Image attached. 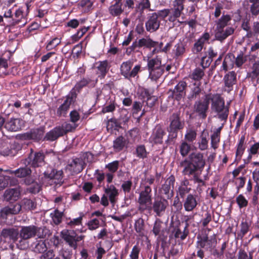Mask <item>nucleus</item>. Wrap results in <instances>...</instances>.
<instances>
[{"label": "nucleus", "mask_w": 259, "mask_h": 259, "mask_svg": "<svg viewBox=\"0 0 259 259\" xmlns=\"http://www.w3.org/2000/svg\"><path fill=\"white\" fill-rule=\"evenodd\" d=\"M253 251H250L248 253L244 249H239L236 256L231 257L230 259H253Z\"/></svg>", "instance_id": "nucleus-39"}, {"label": "nucleus", "mask_w": 259, "mask_h": 259, "mask_svg": "<svg viewBox=\"0 0 259 259\" xmlns=\"http://www.w3.org/2000/svg\"><path fill=\"white\" fill-rule=\"evenodd\" d=\"M150 7V3L149 0H142L139 4L138 9L140 13L142 14L145 9H149Z\"/></svg>", "instance_id": "nucleus-64"}, {"label": "nucleus", "mask_w": 259, "mask_h": 259, "mask_svg": "<svg viewBox=\"0 0 259 259\" xmlns=\"http://www.w3.org/2000/svg\"><path fill=\"white\" fill-rule=\"evenodd\" d=\"M247 60V56L245 54V49L244 51L240 50L237 52L236 56H235L234 66L237 68H241Z\"/></svg>", "instance_id": "nucleus-34"}, {"label": "nucleus", "mask_w": 259, "mask_h": 259, "mask_svg": "<svg viewBox=\"0 0 259 259\" xmlns=\"http://www.w3.org/2000/svg\"><path fill=\"white\" fill-rule=\"evenodd\" d=\"M63 136L62 131L60 127L57 126L48 132L44 137V140L49 141H54L59 137Z\"/></svg>", "instance_id": "nucleus-27"}, {"label": "nucleus", "mask_w": 259, "mask_h": 259, "mask_svg": "<svg viewBox=\"0 0 259 259\" xmlns=\"http://www.w3.org/2000/svg\"><path fill=\"white\" fill-rule=\"evenodd\" d=\"M251 4L250 7V11L251 14L256 16L259 14V0H248Z\"/></svg>", "instance_id": "nucleus-51"}, {"label": "nucleus", "mask_w": 259, "mask_h": 259, "mask_svg": "<svg viewBox=\"0 0 259 259\" xmlns=\"http://www.w3.org/2000/svg\"><path fill=\"white\" fill-rule=\"evenodd\" d=\"M236 201L240 209L246 207L248 203V200L242 194H239L236 197Z\"/></svg>", "instance_id": "nucleus-53"}, {"label": "nucleus", "mask_w": 259, "mask_h": 259, "mask_svg": "<svg viewBox=\"0 0 259 259\" xmlns=\"http://www.w3.org/2000/svg\"><path fill=\"white\" fill-rule=\"evenodd\" d=\"M235 55L232 53H228L225 56L221 66V70L227 71L229 69H232L234 66V59Z\"/></svg>", "instance_id": "nucleus-23"}, {"label": "nucleus", "mask_w": 259, "mask_h": 259, "mask_svg": "<svg viewBox=\"0 0 259 259\" xmlns=\"http://www.w3.org/2000/svg\"><path fill=\"white\" fill-rule=\"evenodd\" d=\"M151 192V188L147 186L145 188V190L142 191L140 194L139 202L140 204V209H145L148 203L151 201V197L149 193Z\"/></svg>", "instance_id": "nucleus-21"}, {"label": "nucleus", "mask_w": 259, "mask_h": 259, "mask_svg": "<svg viewBox=\"0 0 259 259\" xmlns=\"http://www.w3.org/2000/svg\"><path fill=\"white\" fill-rule=\"evenodd\" d=\"M175 182V177L171 175L165 180L164 184L163 185V191H164L166 199H170L173 196Z\"/></svg>", "instance_id": "nucleus-18"}, {"label": "nucleus", "mask_w": 259, "mask_h": 259, "mask_svg": "<svg viewBox=\"0 0 259 259\" xmlns=\"http://www.w3.org/2000/svg\"><path fill=\"white\" fill-rule=\"evenodd\" d=\"M105 192L109 195V200L111 203L114 204L115 202V198L118 194V190L113 185L108 186L105 189Z\"/></svg>", "instance_id": "nucleus-40"}, {"label": "nucleus", "mask_w": 259, "mask_h": 259, "mask_svg": "<svg viewBox=\"0 0 259 259\" xmlns=\"http://www.w3.org/2000/svg\"><path fill=\"white\" fill-rule=\"evenodd\" d=\"M197 239L196 248H203L206 250H211L217 244V239L215 236L209 238L207 234L202 236L199 235L197 236Z\"/></svg>", "instance_id": "nucleus-9"}, {"label": "nucleus", "mask_w": 259, "mask_h": 259, "mask_svg": "<svg viewBox=\"0 0 259 259\" xmlns=\"http://www.w3.org/2000/svg\"><path fill=\"white\" fill-rule=\"evenodd\" d=\"M121 122L120 118L116 119L114 118L109 119L107 123V129L109 131V128H114L115 130H118L119 128H121Z\"/></svg>", "instance_id": "nucleus-44"}, {"label": "nucleus", "mask_w": 259, "mask_h": 259, "mask_svg": "<svg viewBox=\"0 0 259 259\" xmlns=\"http://www.w3.org/2000/svg\"><path fill=\"white\" fill-rule=\"evenodd\" d=\"M72 102V98L67 97L63 104L58 109L57 114L59 116H65Z\"/></svg>", "instance_id": "nucleus-37"}, {"label": "nucleus", "mask_w": 259, "mask_h": 259, "mask_svg": "<svg viewBox=\"0 0 259 259\" xmlns=\"http://www.w3.org/2000/svg\"><path fill=\"white\" fill-rule=\"evenodd\" d=\"M209 133L206 130H203L200 136L198 147L200 150L204 151L208 148Z\"/></svg>", "instance_id": "nucleus-28"}, {"label": "nucleus", "mask_w": 259, "mask_h": 259, "mask_svg": "<svg viewBox=\"0 0 259 259\" xmlns=\"http://www.w3.org/2000/svg\"><path fill=\"white\" fill-rule=\"evenodd\" d=\"M161 60L157 58L150 60L148 63V69L150 70V77L152 80L156 81L162 75Z\"/></svg>", "instance_id": "nucleus-10"}, {"label": "nucleus", "mask_w": 259, "mask_h": 259, "mask_svg": "<svg viewBox=\"0 0 259 259\" xmlns=\"http://www.w3.org/2000/svg\"><path fill=\"white\" fill-rule=\"evenodd\" d=\"M210 94H206L203 100H197L194 104V111L202 119H205L209 109Z\"/></svg>", "instance_id": "nucleus-7"}, {"label": "nucleus", "mask_w": 259, "mask_h": 259, "mask_svg": "<svg viewBox=\"0 0 259 259\" xmlns=\"http://www.w3.org/2000/svg\"><path fill=\"white\" fill-rule=\"evenodd\" d=\"M22 212L20 201L11 204L3 208L0 211V218L7 220L9 215H17Z\"/></svg>", "instance_id": "nucleus-11"}, {"label": "nucleus", "mask_w": 259, "mask_h": 259, "mask_svg": "<svg viewBox=\"0 0 259 259\" xmlns=\"http://www.w3.org/2000/svg\"><path fill=\"white\" fill-rule=\"evenodd\" d=\"M189 181L188 179H185L181 182L178 191V193L181 198H184L186 194L190 192L191 188L189 187Z\"/></svg>", "instance_id": "nucleus-33"}, {"label": "nucleus", "mask_w": 259, "mask_h": 259, "mask_svg": "<svg viewBox=\"0 0 259 259\" xmlns=\"http://www.w3.org/2000/svg\"><path fill=\"white\" fill-rule=\"evenodd\" d=\"M59 126L62 131V134L64 136L69 132H72L74 131L77 127V124L76 123H70L67 122H65L61 125H59Z\"/></svg>", "instance_id": "nucleus-41"}, {"label": "nucleus", "mask_w": 259, "mask_h": 259, "mask_svg": "<svg viewBox=\"0 0 259 259\" xmlns=\"http://www.w3.org/2000/svg\"><path fill=\"white\" fill-rule=\"evenodd\" d=\"M151 140L155 144L162 143V127L160 125H157L155 127Z\"/></svg>", "instance_id": "nucleus-38"}, {"label": "nucleus", "mask_w": 259, "mask_h": 259, "mask_svg": "<svg viewBox=\"0 0 259 259\" xmlns=\"http://www.w3.org/2000/svg\"><path fill=\"white\" fill-rule=\"evenodd\" d=\"M81 159L79 158H75L73 159L72 162L70 163V166L72 167L74 171L76 173L81 172L83 169V165Z\"/></svg>", "instance_id": "nucleus-46"}, {"label": "nucleus", "mask_w": 259, "mask_h": 259, "mask_svg": "<svg viewBox=\"0 0 259 259\" xmlns=\"http://www.w3.org/2000/svg\"><path fill=\"white\" fill-rule=\"evenodd\" d=\"M128 141L124 137L120 136L113 141V148L117 151L122 150L124 147H127Z\"/></svg>", "instance_id": "nucleus-29"}, {"label": "nucleus", "mask_w": 259, "mask_h": 259, "mask_svg": "<svg viewBox=\"0 0 259 259\" xmlns=\"http://www.w3.org/2000/svg\"><path fill=\"white\" fill-rule=\"evenodd\" d=\"M62 216L63 213L59 211L58 209H56L54 211V215L52 217L54 223L56 225L60 224L62 221Z\"/></svg>", "instance_id": "nucleus-59"}, {"label": "nucleus", "mask_w": 259, "mask_h": 259, "mask_svg": "<svg viewBox=\"0 0 259 259\" xmlns=\"http://www.w3.org/2000/svg\"><path fill=\"white\" fill-rule=\"evenodd\" d=\"M20 203L21 207L22 212L23 211H28L35 209L36 208V202L32 199L24 198L22 199Z\"/></svg>", "instance_id": "nucleus-26"}, {"label": "nucleus", "mask_w": 259, "mask_h": 259, "mask_svg": "<svg viewBox=\"0 0 259 259\" xmlns=\"http://www.w3.org/2000/svg\"><path fill=\"white\" fill-rule=\"evenodd\" d=\"M173 51L175 56L179 57L184 54L185 51V48L184 45L182 42H180L175 45Z\"/></svg>", "instance_id": "nucleus-54"}, {"label": "nucleus", "mask_w": 259, "mask_h": 259, "mask_svg": "<svg viewBox=\"0 0 259 259\" xmlns=\"http://www.w3.org/2000/svg\"><path fill=\"white\" fill-rule=\"evenodd\" d=\"M60 42L61 40L59 38H54L48 44L46 49L48 51L51 50L59 45Z\"/></svg>", "instance_id": "nucleus-61"}, {"label": "nucleus", "mask_w": 259, "mask_h": 259, "mask_svg": "<svg viewBox=\"0 0 259 259\" xmlns=\"http://www.w3.org/2000/svg\"><path fill=\"white\" fill-rule=\"evenodd\" d=\"M22 192V188L18 186L15 188L6 190L3 194L4 199L7 202L16 201L19 199Z\"/></svg>", "instance_id": "nucleus-15"}, {"label": "nucleus", "mask_w": 259, "mask_h": 259, "mask_svg": "<svg viewBox=\"0 0 259 259\" xmlns=\"http://www.w3.org/2000/svg\"><path fill=\"white\" fill-rule=\"evenodd\" d=\"M224 91L228 93L233 90V86L237 83V74L234 71H229L224 77Z\"/></svg>", "instance_id": "nucleus-14"}, {"label": "nucleus", "mask_w": 259, "mask_h": 259, "mask_svg": "<svg viewBox=\"0 0 259 259\" xmlns=\"http://www.w3.org/2000/svg\"><path fill=\"white\" fill-rule=\"evenodd\" d=\"M63 172L62 170L52 169L50 172L49 171L45 172L44 176L46 178L54 180L55 184H59L60 186L63 183Z\"/></svg>", "instance_id": "nucleus-19"}, {"label": "nucleus", "mask_w": 259, "mask_h": 259, "mask_svg": "<svg viewBox=\"0 0 259 259\" xmlns=\"http://www.w3.org/2000/svg\"><path fill=\"white\" fill-rule=\"evenodd\" d=\"M187 83L184 81H180L175 87L173 90H170L168 94V98H171L177 101H180L186 94Z\"/></svg>", "instance_id": "nucleus-12"}, {"label": "nucleus", "mask_w": 259, "mask_h": 259, "mask_svg": "<svg viewBox=\"0 0 259 259\" xmlns=\"http://www.w3.org/2000/svg\"><path fill=\"white\" fill-rule=\"evenodd\" d=\"M185 0H175L174 2V8L172 9V16L174 17L173 21L179 17L182 11L184 10V3Z\"/></svg>", "instance_id": "nucleus-31"}, {"label": "nucleus", "mask_w": 259, "mask_h": 259, "mask_svg": "<svg viewBox=\"0 0 259 259\" xmlns=\"http://www.w3.org/2000/svg\"><path fill=\"white\" fill-rule=\"evenodd\" d=\"M231 20V15H225L223 13L221 18L216 21L214 37L217 40L222 42L228 37L234 33V28L231 26H228Z\"/></svg>", "instance_id": "nucleus-3"}, {"label": "nucleus", "mask_w": 259, "mask_h": 259, "mask_svg": "<svg viewBox=\"0 0 259 259\" xmlns=\"http://www.w3.org/2000/svg\"><path fill=\"white\" fill-rule=\"evenodd\" d=\"M180 165L184 167L183 174L190 176L195 174L196 171L201 172L205 165V161L202 153L193 152L187 159L181 161Z\"/></svg>", "instance_id": "nucleus-2"}, {"label": "nucleus", "mask_w": 259, "mask_h": 259, "mask_svg": "<svg viewBox=\"0 0 259 259\" xmlns=\"http://www.w3.org/2000/svg\"><path fill=\"white\" fill-rule=\"evenodd\" d=\"M240 227V231L237 233L236 237V239L238 240H242L244 236L249 231V225L247 221L242 222Z\"/></svg>", "instance_id": "nucleus-42"}, {"label": "nucleus", "mask_w": 259, "mask_h": 259, "mask_svg": "<svg viewBox=\"0 0 259 259\" xmlns=\"http://www.w3.org/2000/svg\"><path fill=\"white\" fill-rule=\"evenodd\" d=\"M20 239L16 243L21 250L26 249L29 245L28 240L37 236L39 238H44L50 235L49 230L46 227H39L35 225L22 226L19 231Z\"/></svg>", "instance_id": "nucleus-1"}, {"label": "nucleus", "mask_w": 259, "mask_h": 259, "mask_svg": "<svg viewBox=\"0 0 259 259\" xmlns=\"http://www.w3.org/2000/svg\"><path fill=\"white\" fill-rule=\"evenodd\" d=\"M158 44L157 42L154 41L150 38H142L139 40V48L146 47L148 48L154 47Z\"/></svg>", "instance_id": "nucleus-48"}, {"label": "nucleus", "mask_w": 259, "mask_h": 259, "mask_svg": "<svg viewBox=\"0 0 259 259\" xmlns=\"http://www.w3.org/2000/svg\"><path fill=\"white\" fill-rule=\"evenodd\" d=\"M143 97L144 98L143 103H145L148 106L150 107L154 105L157 100L155 96H150L147 92H145V95Z\"/></svg>", "instance_id": "nucleus-52"}, {"label": "nucleus", "mask_w": 259, "mask_h": 259, "mask_svg": "<svg viewBox=\"0 0 259 259\" xmlns=\"http://www.w3.org/2000/svg\"><path fill=\"white\" fill-rule=\"evenodd\" d=\"M45 133L44 127H40L31 130L30 132L20 135V139L23 140H33L39 141L44 137Z\"/></svg>", "instance_id": "nucleus-13"}, {"label": "nucleus", "mask_w": 259, "mask_h": 259, "mask_svg": "<svg viewBox=\"0 0 259 259\" xmlns=\"http://www.w3.org/2000/svg\"><path fill=\"white\" fill-rule=\"evenodd\" d=\"M9 184L10 186H17L19 184L18 179L10 176H0V185L2 187L5 188Z\"/></svg>", "instance_id": "nucleus-32"}, {"label": "nucleus", "mask_w": 259, "mask_h": 259, "mask_svg": "<svg viewBox=\"0 0 259 259\" xmlns=\"http://www.w3.org/2000/svg\"><path fill=\"white\" fill-rule=\"evenodd\" d=\"M190 149V145L186 142H183L180 146V152L182 156H185L188 154Z\"/></svg>", "instance_id": "nucleus-55"}, {"label": "nucleus", "mask_w": 259, "mask_h": 259, "mask_svg": "<svg viewBox=\"0 0 259 259\" xmlns=\"http://www.w3.org/2000/svg\"><path fill=\"white\" fill-rule=\"evenodd\" d=\"M210 101L211 109L217 113L219 119L226 122L229 114L230 104L228 103L225 106V100L219 94H215L212 96L210 95Z\"/></svg>", "instance_id": "nucleus-5"}, {"label": "nucleus", "mask_w": 259, "mask_h": 259, "mask_svg": "<svg viewBox=\"0 0 259 259\" xmlns=\"http://www.w3.org/2000/svg\"><path fill=\"white\" fill-rule=\"evenodd\" d=\"M188 226V224H186L183 230L179 227L175 228L173 232L175 238L180 239L181 241L185 239L189 233Z\"/></svg>", "instance_id": "nucleus-35"}, {"label": "nucleus", "mask_w": 259, "mask_h": 259, "mask_svg": "<svg viewBox=\"0 0 259 259\" xmlns=\"http://www.w3.org/2000/svg\"><path fill=\"white\" fill-rule=\"evenodd\" d=\"M190 88V91L188 95V98L189 100H195L199 98L201 94V82H194Z\"/></svg>", "instance_id": "nucleus-22"}, {"label": "nucleus", "mask_w": 259, "mask_h": 259, "mask_svg": "<svg viewBox=\"0 0 259 259\" xmlns=\"http://www.w3.org/2000/svg\"><path fill=\"white\" fill-rule=\"evenodd\" d=\"M197 134L194 130H190L185 135V139L189 142H193L196 138Z\"/></svg>", "instance_id": "nucleus-58"}, {"label": "nucleus", "mask_w": 259, "mask_h": 259, "mask_svg": "<svg viewBox=\"0 0 259 259\" xmlns=\"http://www.w3.org/2000/svg\"><path fill=\"white\" fill-rule=\"evenodd\" d=\"M91 80L90 79L83 78L76 84L75 86V90L79 92L82 88L91 82Z\"/></svg>", "instance_id": "nucleus-62"}, {"label": "nucleus", "mask_w": 259, "mask_h": 259, "mask_svg": "<svg viewBox=\"0 0 259 259\" xmlns=\"http://www.w3.org/2000/svg\"><path fill=\"white\" fill-rule=\"evenodd\" d=\"M22 121L18 118L11 119L6 123L5 127L9 131L16 132L21 129Z\"/></svg>", "instance_id": "nucleus-30"}, {"label": "nucleus", "mask_w": 259, "mask_h": 259, "mask_svg": "<svg viewBox=\"0 0 259 259\" xmlns=\"http://www.w3.org/2000/svg\"><path fill=\"white\" fill-rule=\"evenodd\" d=\"M205 75L204 69L202 68L196 67L189 74L190 78L194 80L195 82H200Z\"/></svg>", "instance_id": "nucleus-36"}, {"label": "nucleus", "mask_w": 259, "mask_h": 259, "mask_svg": "<svg viewBox=\"0 0 259 259\" xmlns=\"http://www.w3.org/2000/svg\"><path fill=\"white\" fill-rule=\"evenodd\" d=\"M241 28L247 32L246 36L248 38L253 36V32L251 29L248 21H244L241 24Z\"/></svg>", "instance_id": "nucleus-56"}, {"label": "nucleus", "mask_w": 259, "mask_h": 259, "mask_svg": "<svg viewBox=\"0 0 259 259\" xmlns=\"http://www.w3.org/2000/svg\"><path fill=\"white\" fill-rule=\"evenodd\" d=\"M99 66L97 67L98 70L100 72V74L102 77H104L109 69L108 62L107 60L100 61Z\"/></svg>", "instance_id": "nucleus-47"}, {"label": "nucleus", "mask_w": 259, "mask_h": 259, "mask_svg": "<svg viewBox=\"0 0 259 259\" xmlns=\"http://www.w3.org/2000/svg\"><path fill=\"white\" fill-rule=\"evenodd\" d=\"M132 68V64L130 62H123L120 67L121 73L125 78L129 79V74Z\"/></svg>", "instance_id": "nucleus-49"}, {"label": "nucleus", "mask_w": 259, "mask_h": 259, "mask_svg": "<svg viewBox=\"0 0 259 259\" xmlns=\"http://www.w3.org/2000/svg\"><path fill=\"white\" fill-rule=\"evenodd\" d=\"M25 166V167H20L15 170H7V171L10 174H14L17 178H23L30 176L32 173L31 169Z\"/></svg>", "instance_id": "nucleus-24"}, {"label": "nucleus", "mask_w": 259, "mask_h": 259, "mask_svg": "<svg viewBox=\"0 0 259 259\" xmlns=\"http://www.w3.org/2000/svg\"><path fill=\"white\" fill-rule=\"evenodd\" d=\"M153 210L157 215L160 216L161 211H162V201L160 198V200H156L153 204Z\"/></svg>", "instance_id": "nucleus-63"}, {"label": "nucleus", "mask_w": 259, "mask_h": 259, "mask_svg": "<svg viewBox=\"0 0 259 259\" xmlns=\"http://www.w3.org/2000/svg\"><path fill=\"white\" fill-rule=\"evenodd\" d=\"M45 155L39 152L33 153L32 149L28 157L21 160V163L25 166L30 165L33 167L41 166L45 164Z\"/></svg>", "instance_id": "nucleus-6"}, {"label": "nucleus", "mask_w": 259, "mask_h": 259, "mask_svg": "<svg viewBox=\"0 0 259 259\" xmlns=\"http://www.w3.org/2000/svg\"><path fill=\"white\" fill-rule=\"evenodd\" d=\"M180 111H177L173 113L169 118V125L167 127V132L168 133V139L166 141L167 144H172L174 143V140L178 137L179 131L182 130L185 126V121L181 118Z\"/></svg>", "instance_id": "nucleus-4"}, {"label": "nucleus", "mask_w": 259, "mask_h": 259, "mask_svg": "<svg viewBox=\"0 0 259 259\" xmlns=\"http://www.w3.org/2000/svg\"><path fill=\"white\" fill-rule=\"evenodd\" d=\"M210 38L208 32H205L195 41L192 48V52L194 54L201 52L204 47L206 41H208Z\"/></svg>", "instance_id": "nucleus-17"}, {"label": "nucleus", "mask_w": 259, "mask_h": 259, "mask_svg": "<svg viewBox=\"0 0 259 259\" xmlns=\"http://www.w3.org/2000/svg\"><path fill=\"white\" fill-rule=\"evenodd\" d=\"M135 154L138 158L143 159L147 157L148 152L144 145H139L136 147Z\"/></svg>", "instance_id": "nucleus-45"}, {"label": "nucleus", "mask_w": 259, "mask_h": 259, "mask_svg": "<svg viewBox=\"0 0 259 259\" xmlns=\"http://www.w3.org/2000/svg\"><path fill=\"white\" fill-rule=\"evenodd\" d=\"M197 204L195 197L193 195L189 194L184 200L183 205L186 211H191L197 206Z\"/></svg>", "instance_id": "nucleus-25"}, {"label": "nucleus", "mask_w": 259, "mask_h": 259, "mask_svg": "<svg viewBox=\"0 0 259 259\" xmlns=\"http://www.w3.org/2000/svg\"><path fill=\"white\" fill-rule=\"evenodd\" d=\"M47 250V246L45 241L39 240L36 241L33 247V251L36 253H44Z\"/></svg>", "instance_id": "nucleus-43"}, {"label": "nucleus", "mask_w": 259, "mask_h": 259, "mask_svg": "<svg viewBox=\"0 0 259 259\" xmlns=\"http://www.w3.org/2000/svg\"><path fill=\"white\" fill-rule=\"evenodd\" d=\"M220 136L216 135L213 134L211 135V146L213 149H216L218 148L219 144L220 142Z\"/></svg>", "instance_id": "nucleus-57"}, {"label": "nucleus", "mask_w": 259, "mask_h": 259, "mask_svg": "<svg viewBox=\"0 0 259 259\" xmlns=\"http://www.w3.org/2000/svg\"><path fill=\"white\" fill-rule=\"evenodd\" d=\"M61 237L65 241L69 246L76 249L77 242L82 240L84 236H78L76 233L72 230L65 229L61 232Z\"/></svg>", "instance_id": "nucleus-8"}, {"label": "nucleus", "mask_w": 259, "mask_h": 259, "mask_svg": "<svg viewBox=\"0 0 259 259\" xmlns=\"http://www.w3.org/2000/svg\"><path fill=\"white\" fill-rule=\"evenodd\" d=\"M19 230L15 228H4L1 232V237L16 243L19 241Z\"/></svg>", "instance_id": "nucleus-16"}, {"label": "nucleus", "mask_w": 259, "mask_h": 259, "mask_svg": "<svg viewBox=\"0 0 259 259\" xmlns=\"http://www.w3.org/2000/svg\"><path fill=\"white\" fill-rule=\"evenodd\" d=\"M158 15L154 13L149 17L146 23V30L148 31L153 32L156 30L159 27L160 21L158 20Z\"/></svg>", "instance_id": "nucleus-20"}, {"label": "nucleus", "mask_w": 259, "mask_h": 259, "mask_svg": "<svg viewBox=\"0 0 259 259\" xmlns=\"http://www.w3.org/2000/svg\"><path fill=\"white\" fill-rule=\"evenodd\" d=\"M236 180L237 181L235 182V184L237 185L236 187L237 193H238L240 189L243 188L245 185L246 178L245 177H240L237 178Z\"/></svg>", "instance_id": "nucleus-60"}, {"label": "nucleus", "mask_w": 259, "mask_h": 259, "mask_svg": "<svg viewBox=\"0 0 259 259\" xmlns=\"http://www.w3.org/2000/svg\"><path fill=\"white\" fill-rule=\"evenodd\" d=\"M122 4L115 3L109 8L110 13L113 16H117L121 14L123 10L121 8Z\"/></svg>", "instance_id": "nucleus-50"}]
</instances>
